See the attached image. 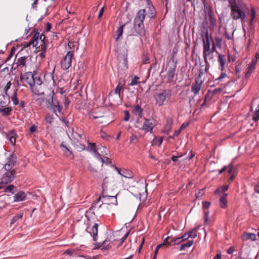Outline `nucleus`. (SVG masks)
Masks as SVG:
<instances>
[{"mask_svg":"<svg viewBox=\"0 0 259 259\" xmlns=\"http://www.w3.org/2000/svg\"><path fill=\"white\" fill-rule=\"evenodd\" d=\"M230 7V15L234 20L240 19L242 24L245 22L246 14L245 11L247 9L246 5L242 1H234L232 0L229 3Z\"/></svg>","mask_w":259,"mask_h":259,"instance_id":"obj_1","label":"nucleus"},{"mask_svg":"<svg viewBox=\"0 0 259 259\" xmlns=\"http://www.w3.org/2000/svg\"><path fill=\"white\" fill-rule=\"evenodd\" d=\"M146 11L145 9L140 10L137 13L134 21V28L129 33L131 36L140 35L143 36L145 34L143 21L145 18Z\"/></svg>","mask_w":259,"mask_h":259,"instance_id":"obj_2","label":"nucleus"},{"mask_svg":"<svg viewBox=\"0 0 259 259\" xmlns=\"http://www.w3.org/2000/svg\"><path fill=\"white\" fill-rule=\"evenodd\" d=\"M24 79L31 87V92L36 95H46L47 91L42 89V87L35 85V81H34L33 72H26L24 74Z\"/></svg>","mask_w":259,"mask_h":259,"instance_id":"obj_3","label":"nucleus"},{"mask_svg":"<svg viewBox=\"0 0 259 259\" xmlns=\"http://www.w3.org/2000/svg\"><path fill=\"white\" fill-rule=\"evenodd\" d=\"M47 42H48V40L46 39V36L44 34H40L39 32H36L31 40L28 42L27 47H30L31 46H32L34 48L38 46V48L44 50Z\"/></svg>","mask_w":259,"mask_h":259,"instance_id":"obj_4","label":"nucleus"},{"mask_svg":"<svg viewBox=\"0 0 259 259\" xmlns=\"http://www.w3.org/2000/svg\"><path fill=\"white\" fill-rule=\"evenodd\" d=\"M46 93L49 94L50 98L47 101V105L46 107L48 108H50L51 107L52 108L54 112L57 115L56 112L58 111L59 113H61L62 108L60 105H59L58 103L56 104L54 102L53 98L54 96V91L52 89H48V90L46 92Z\"/></svg>","mask_w":259,"mask_h":259,"instance_id":"obj_5","label":"nucleus"},{"mask_svg":"<svg viewBox=\"0 0 259 259\" xmlns=\"http://www.w3.org/2000/svg\"><path fill=\"white\" fill-rule=\"evenodd\" d=\"M16 172V169H13L12 170L7 171L3 174L0 182V190L3 189L5 185L10 184L14 180Z\"/></svg>","mask_w":259,"mask_h":259,"instance_id":"obj_6","label":"nucleus"},{"mask_svg":"<svg viewBox=\"0 0 259 259\" xmlns=\"http://www.w3.org/2000/svg\"><path fill=\"white\" fill-rule=\"evenodd\" d=\"M105 179L104 180L103 183V192L102 195L100 196L99 200L102 199V203L105 205H109L110 204H115L117 203V200L116 198L117 195H110L105 194L104 186H105Z\"/></svg>","mask_w":259,"mask_h":259,"instance_id":"obj_7","label":"nucleus"},{"mask_svg":"<svg viewBox=\"0 0 259 259\" xmlns=\"http://www.w3.org/2000/svg\"><path fill=\"white\" fill-rule=\"evenodd\" d=\"M73 51H69L64 56L60 62L61 68L63 70L68 69L71 66L72 59L74 58Z\"/></svg>","mask_w":259,"mask_h":259,"instance_id":"obj_8","label":"nucleus"},{"mask_svg":"<svg viewBox=\"0 0 259 259\" xmlns=\"http://www.w3.org/2000/svg\"><path fill=\"white\" fill-rule=\"evenodd\" d=\"M171 63L167 73V80L168 82H171L174 79L177 68V60L173 56L169 61Z\"/></svg>","mask_w":259,"mask_h":259,"instance_id":"obj_9","label":"nucleus"},{"mask_svg":"<svg viewBox=\"0 0 259 259\" xmlns=\"http://www.w3.org/2000/svg\"><path fill=\"white\" fill-rule=\"evenodd\" d=\"M171 95V91L169 90H165L162 93L157 94L155 98L156 103L159 106L163 105L164 102L170 98Z\"/></svg>","mask_w":259,"mask_h":259,"instance_id":"obj_10","label":"nucleus"},{"mask_svg":"<svg viewBox=\"0 0 259 259\" xmlns=\"http://www.w3.org/2000/svg\"><path fill=\"white\" fill-rule=\"evenodd\" d=\"M99 202V200L96 201L94 205H93L90 209V211L93 210V213H94L96 211L97 214L99 215H103L105 212L107 211L108 208L107 206L102 203V204L98 206V204Z\"/></svg>","mask_w":259,"mask_h":259,"instance_id":"obj_11","label":"nucleus"},{"mask_svg":"<svg viewBox=\"0 0 259 259\" xmlns=\"http://www.w3.org/2000/svg\"><path fill=\"white\" fill-rule=\"evenodd\" d=\"M17 156L14 154H11L6 159L4 168L6 171L12 170L13 166L16 164Z\"/></svg>","mask_w":259,"mask_h":259,"instance_id":"obj_12","label":"nucleus"},{"mask_svg":"<svg viewBox=\"0 0 259 259\" xmlns=\"http://www.w3.org/2000/svg\"><path fill=\"white\" fill-rule=\"evenodd\" d=\"M256 65V59H253L251 62L248 64L247 67V70L245 74V78H248L251 75L252 72L254 71Z\"/></svg>","mask_w":259,"mask_h":259,"instance_id":"obj_13","label":"nucleus"},{"mask_svg":"<svg viewBox=\"0 0 259 259\" xmlns=\"http://www.w3.org/2000/svg\"><path fill=\"white\" fill-rule=\"evenodd\" d=\"M125 84V80L122 78L119 79L118 84L115 89L114 93L115 94L118 95V97H120V92L123 91L124 86Z\"/></svg>","mask_w":259,"mask_h":259,"instance_id":"obj_14","label":"nucleus"},{"mask_svg":"<svg viewBox=\"0 0 259 259\" xmlns=\"http://www.w3.org/2000/svg\"><path fill=\"white\" fill-rule=\"evenodd\" d=\"M203 82V80L195 79V82L192 84L191 87V91L193 92L195 95H197L199 93Z\"/></svg>","mask_w":259,"mask_h":259,"instance_id":"obj_15","label":"nucleus"},{"mask_svg":"<svg viewBox=\"0 0 259 259\" xmlns=\"http://www.w3.org/2000/svg\"><path fill=\"white\" fill-rule=\"evenodd\" d=\"M154 125L150 119H145L142 129L146 132L151 133L154 128Z\"/></svg>","mask_w":259,"mask_h":259,"instance_id":"obj_16","label":"nucleus"},{"mask_svg":"<svg viewBox=\"0 0 259 259\" xmlns=\"http://www.w3.org/2000/svg\"><path fill=\"white\" fill-rule=\"evenodd\" d=\"M241 239L242 241H246L248 240H251L252 241H255L256 240V235L254 233H248L246 232H243L241 236Z\"/></svg>","mask_w":259,"mask_h":259,"instance_id":"obj_17","label":"nucleus"},{"mask_svg":"<svg viewBox=\"0 0 259 259\" xmlns=\"http://www.w3.org/2000/svg\"><path fill=\"white\" fill-rule=\"evenodd\" d=\"M201 36L202 37L204 36V38H203V50L210 49L208 31H206L205 32H204L201 34Z\"/></svg>","mask_w":259,"mask_h":259,"instance_id":"obj_18","label":"nucleus"},{"mask_svg":"<svg viewBox=\"0 0 259 259\" xmlns=\"http://www.w3.org/2000/svg\"><path fill=\"white\" fill-rule=\"evenodd\" d=\"M147 4V8L149 11L148 16L150 18H154L156 15V11L151 0H145Z\"/></svg>","mask_w":259,"mask_h":259,"instance_id":"obj_19","label":"nucleus"},{"mask_svg":"<svg viewBox=\"0 0 259 259\" xmlns=\"http://www.w3.org/2000/svg\"><path fill=\"white\" fill-rule=\"evenodd\" d=\"M27 59L26 57H21L20 58H19L17 62L15 64H13L11 69L15 70L18 67H24L26 66V60Z\"/></svg>","mask_w":259,"mask_h":259,"instance_id":"obj_20","label":"nucleus"},{"mask_svg":"<svg viewBox=\"0 0 259 259\" xmlns=\"http://www.w3.org/2000/svg\"><path fill=\"white\" fill-rule=\"evenodd\" d=\"M172 123V119L170 117H166V123L163 129V133L167 134H168L169 132L171 129Z\"/></svg>","mask_w":259,"mask_h":259,"instance_id":"obj_21","label":"nucleus"},{"mask_svg":"<svg viewBox=\"0 0 259 259\" xmlns=\"http://www.w3.org/2000/svg\"><path fill=\"white\" fill-rule=\"evenodd\" d=\"M26 194L24 192L19 191L14 196V201L20 202L24 201L26 199Z\"/></svg>","mask_w":259,"mask_h":259,"instance_id":"obj_22","label":"nucleus"},{"mask_svg":"<svg viewBox=\"0 0 259 259\" xmlns=\"http://www.w3.org/2000/svg\"><path fill=\"white\" fill-rule=\"evenodd\" d=\"M33 75L34 79V81H35V85L42 87V89L45 90L44 88L46 87V84L43 83L39 75L35 71H33Z\"/></svg>","mask_w":259,"mask_h":259,"instance_id":"obj_23","label":"nucleus"},{"mask_svg":"<svg viewBox=\"0 0 259 259\" xmlns=\"http://www.w3.org/2000/svg\"><path fill=\"white\" fill-rule=\"evenodd\" d=\"M98 226L99 224L95 223L92 228V231L89 232L91 235L93 237V241L95 242L98 240Z\"/></svg>","mask_w":259,"mask_h":259,"instance_id":"obj_24","label":"nucleus"},{"mask_svg":"<svg viewBox=\"0 0 259 259\" xmlns=\"http://www.w3.org/2000/svg\"><path fill=\"white\" fill-rule=\"evenodd\" d=\"M213 51H210V49L203 50V56L204 58V62L206 64H207V59L211 60L213 58Z\"/></svg>","mask_w":259,"mask_h":259,"instance_id":"obj_25","label":"nucleus"},{"mask_svg":"<svg viewBox=\"0 0 259 259\" xmlns=\"http://www.w3.org/2000/svg\"><path fill=\"white\" fill-rule=\"evenodd\" d=\"M112 242L113 240L111 238V236L106 238V239L102 242L103 246L101 248V250L105 251L110 249L111 247L110 243Z\"/></svg>","mask_w":259,"mask_h":259,"instance_id":"obj_26","label":"nucleus"},{"mask_svg":"<svg viewBox=\"0 0 259 259\" xmlns=\"http://www.w3.org/2000/svg\"><path fill=\"white\" fill-rule=\"evenodd\" d=\"M60 147L62 148V150L64 153V154L66 155V156H68L71 159H73L74 157V155L71 151H70L69 148L66 147L64 144V142H62L60 145Z\"/></svg>","mask_w":259,"mask_h":259,"instance_id":"obj_27","label":"nucleus"},{"mask_svg":"<svg viewBox=\"0 0 259 259\" xmlns=\"http://www.w3.org/2000/svg\"><path fill=\"white\" fill-rule=\"evenodd\" d=\"M227 194L224 193L220 199V205L222 208H225L227 206Z\"/></svg>","mask_w":259,"mask_h":259,"instance_id":"obj_28","label":"nucleus"},{"mask_svg":"<svg viewBox=\"0 0 259 259\" xmlns=\"http://www.w3.org/2000/svg\"><path fill=\"white\" fill-rule=\"evenodd\" d=\"M120 174L121 176L127 179H132L134 176V173L131 170L127 169H122V172Z\"/></svg>","mask_w":259,"mask_h":259,"instance_id":"obj_29","label":"nucleus"},{"mask_svg":"<svg viewBox=\"0 0 259 259\" xmlns=\"http://www.w3.org/2000/svg\"><path fill=\"white\" fill-rule=\"evenodd\" d=\"M233 169V164L232 163H231L228 166H224L221 170H219V174H221L222 173H223V172L225 171V170H227L229 174H231L232 172Z\"/></svg>","mask_w":259,"mask_h":259,"instance_id":"obj_30","label":"nucleus"},{"mask_svg":"<svg viewBox=\"0 0 259 259\" xmlns=\"http://www.w3.org/2000/svg\"><path fill=\"white\" fill-rule=\"evenodd\" d=\"M127 25V24L125 23L120 26L116 32V35L117 37L115 38V40L117 41L120 36H122L123 33V28Z\"/></svg>","mask_w":259,"mask_h":259,"instance_id":"obj_31","label":"nucleus"},{"mask_svg":"<svg viewBox=\"0 0 259 259\" xmlns=\"http://www.w3.org/2000/svg\"><path fill=\"white\" fill-rule=\"evenodd\" d=\"M218 62L219 66H225L226 64V56L223 54H219L218 56Z\"/></svg>","mask_w":259,"mask_h":259,"instance_id":"obj_32","label":"nucleus"},{"mask_svg":"<svg viewBox=\"0 0 259 259\" xmlns=\"http://www.w3.org/2000/svg\"><path fill=\"white\" fill-rule=\"evenodd\" d=\"M12 109L10 107L0 108V113L4 116H8L11 114Z\"/></svg>","mask_w":259,"mask_h":259,"instance_id":"obj_33","label":"nucleus"},{"mask_svg":"<svg viewBox=\"0 0 259 259\" xmlns=\"http://www.w3.org/2000/svg\"><path fill=\"white\" fill-rule=\"evenodd\" d=\"M133 112L136 116H142L143 114V110L139 105H137L134 108Z\"/></svg>","mask_w":259,"mask_h":259,"instance_id":"obj_34","label":"nucleus"},{"mask_svg":"<svg viewBox=\"0 0 259 259\" xmlns=\"http://www.w3.org/2000/svg\"><path fill=\"white\" fill-rule=\"evenodd\" d=\"M193 244V240H189L186 243L182 244L180 247V250H184L187 248L191 247Z\"/></svg>","mask_w":259,"mask_h":259,"instance_id":"obj_35","label":"nucleus"},{"mask_svg":"<svg viewBox=\"0 0 259 259\" xmlns=\"http://www.w3.org/2000/svg\"><path fill=\"white\" fill-rule=\"evenodd\" d=\"M15 188V186L14 185H9L8 186L5 185V187L3 189H4V192L6 193H14V190Z\"/></svg>","mask_w":259,"mask_h":259,"instance_id":"obj_36","label":"nucleus"},{"mask_svg":"<svg viewBox=\"0 0 259 259\" xmlns=\"http://www.w3.org/2000/svg\"><path fill=\"white\" fill-rule=\"evenodd\" d=\"M228 189V185H224L221 187H219L217 189H216L214 191V194L215 195L219 194L221 193H223Z\"/></svg>","mask_w":259,"mask_h":259,"instance_id":"obj_37","label":"nucleus"},{"mask_svg":"<svg viewBox=\"0 0 259 259\" xmlns=\"http://www.w3.org/2000/svg\"><path fill=\"white\" fill-rule=\"evenodd\" d=\"M23 216V213H20L16 214L11 220L10 224L12 226L13 224L17 222L19 220L21 219Z\"/></svg>","mask_w":259,"mask_h":259,"instance_id":"obj_38","label":"nucleus"},{"mask_svg":"<svg viewBox=\"0 0 259 259\" xmlns=\"http://www.w3.org/2000/svg\"><path fill=\"white\" fill-rule=\"evenodd\" d=\"M250 19L249 21L250 25H252L253 21L256 17V12L254 8L251 7L250 9Z\"/></svg>","mask_w":259,"mask_h":259,"instance_id":"obj_39","label":"nucleus"},{"mask_svg":"<svg viewBox=\"0 0 259 259\" xmlns=\"http://www.w3.org/2000/svg\"><path fill=\"white\" fill-rule=\"evenodd\" d=\"M208 16L209 19L210 24L213 26L215 24V19L213 17V14L210 9H209L208 12Z\"/></svg>","mask_w":259,"mask_h":259,"instance_id":"obj_40","label":"nucleus"},{"mask_svg":"<svg viewBox=\"0 0 259 259\" xmlns=\"http://www.w3.org/2000/svg\"><path fill=\"white\" fill-rule=\"evenodd\" d=\"M228 78V76L226 72H221L220 76L215 79V81L218 82L223 81L225 78Z\"/></svg>","mask_w":259,"mask_h":259,"instance_id":"obj_41","label":"nucleus"},{"mask_svg":"<svg viewBox=\"0 0 259 259\" xmlns=\"http://www.w3.org/2000/svg\"><path fill=\"white\" fill-rule=\"evenodd\" d=\"M7 139L10 141V142L14 144L16 141V138L13 133H9L7 135Z\"/></svg>","mask_w":259,"mask_h":259,"instance_id":"obj_42","label":"nucleus"},{"mask_svg":"<svg viewBox=\"0 0 259 259\" xmlns=\"http://www.w3.org/2000/svg\"><path fill=\"white\" fill-rule=\"evenodd\" d=\"M195 234L194 235H189L188 233H186L184 235L181 236L180 238L182 239V241L187 240L189 238H192L193 239L195 238Z\"/></svg>","mask_w":259,"mask_h":259,"instance_id":"obj_43","label":"nucleus"},{"mask_svg":"<svg viewBox=\"0 0 259 259\" xmlns=\"http://www.w3.org/2000/svg\"><path fill=\"white\" fill-rule=\"evenodd\" d=\"M139 79V77L137 76H135L132 79L131 82L129 85L131 86H134L138 84V80Z\"/></svg>","mask_w":259,"mask_h":259,"instance_id":"obj_44","label":"nucleus"},{"mask_svg":"<svg viewBox=\"0 0 259 259\" xmlns=\"http://www.w3.org/2000/svg\"><path fill=\"white\" fill-rule=\"evenodd\" d=\"M45 120L47 123L51 124L54 120V116L53 115L48 114L45 118Z\"/></svg>","mask_w":259,"mask_h":259,"instance_id":"obj_45","label":"nucleus"},{"mask_svg":"<svg viewBox=\"0 0 259 259\" xmlns=\"http://www.w3.org/2000/svg\"><path fill=\"white\" fill-rule=\"evenodd\" d=\"M11 99H12V101H13V104L15 105H17L19 104V101H18V99L17 97V93L16 92H14L13 95H12V97H11Z\"/></svg>","mask_w":259,"mask_h":259,"instance_id":"obj_46","label":"nucleus"},{"mask_svg":"<svg viewBox=\"0 0 259 259\" xmlns=\"http://www.w3.org/2000/svg\"><path fill=\"white\" fill-rule=\"evenodd\" d=\"M89 144V147L88 148L90 149V151H93L94 153L96 152V146L95 143H88Z\"/></svg>","mask_w":259,"mask_h":259,"instance_id":"obj_47","label":"nucleus"},{"mask_svg":"<svg viewBox=\"0 0 259 259\" xmlns=\"http://www.w3.org/2000/svg\"><path fill=\"white\" fill-rule=\"evenodd\" d=\"M36 47L37 49H38V51H41V52L39 54V56L41 58H45V53H46V46H45L44 50L41 49L40 48H38V46Z\"/></svg>","mask_w":259,"mask_h":259,"instance_id":"obj_48","label":"nucleus"},{"mask_svg":"<svg viewBox=\"0 0 259 259\" xmlns=\"http://www.w3.org/2000/svg\"><path fill=\"white\" fill-rule=\"evenodd\" d=\"M142 60L143 64H148L149 63V58L145 54H144L142 57Z\"/></svg>","mask_w":259,"mask_h":259,"instance_id":"obj_49","label":"nucleus"},{"mask_svg":"<svg viewBox=\"0 0 259 259\" xmlns=\"http://www.w3.org/2000/svg\"><path fill=\"white\" fill-rule=\"evenodd\" d=\"M258 109L256 110L255 113L253 116L252 119L253 120L256 122L259 119V105L258 106Z\"/></svg>","mask_w":259,"mask_h":259,"instance_id":"obj_50","label":"nucleus"},{"mask_svg":"<svg viewBox=\"0 0 259 259\" xmlns=\"http://www.w3.org/2000/svg\"><path fill=\"white\" fill-rule=\"evenodd\" d=\"M1 73H2L3 76H5L7 74H10L9 68L8 67H6L3 68L1 70Z\"/></svg>","mask_w":259,"mask_h":259,"instance_id":"obj_51","label":"nucleus"},{"mask_svg":"<svg viewBox=\"0 0 259 259\" xmlns=\"http://www.w3.org/2000/svg\"><path fill=\"white\" fill-rule=\"evenodd\" d=\"M210 205V202L208 201H204L202 203V208L203 209H208Z\"/></svg>","mask_w":259,"mask_h":259,"instance_id":"obj_52","label":"nucleus"},{"mask_svg":"<svg viewBox=\"0 0 259 259\" xmlns=\"http://www.w3.org/2000/svg\"><path fill=\"white\" fill-rule=\"evenodd\" d=\"M215 40L216 45H217V47L221 48V43L222 41V38L217 37L215 38Z\"/></svg>","mask_w":259,"mask_h":259,"instance_id":"obj_53","label":"nucleus"},{"mask_svg":"<svg viewBox=\"0 0 259 259\" xmlns=\"http://www.w3.org/2000/svg\"><path fill=\"white\" fill-rule=\"evenodd\" d=\"M205 223H206L208 220L209 211L207 209H203Z\"/></svg>","mask_w":259,"mask_h":259,"instance_id":"obj_54","label":"nucleus"},{"mask_svg":"<svg viewBox=\"0 0 259 259\" xmlns=\"http://www.w3.org/2000/svg\"><path fill=\"white\" fill-rule=\"evenodd\" d=\"M124 117L123 120L125 121H127L130 119V113L127 110L124 111Z\"/></svg>","mask_w":259,"mask_h":259,"instance_id":"obj_55","label":"nucleus"},{"mask_svg":"<svg viewBox=\"0 0 259 259\" xmlns=\"http://www.w3.org/2000/svg\"><path fill=\"white\" fill-rule=\"evenodd\" d=\"M103 246L102 242L96 243L94 244V249L101 248Z\"/></svg>","mask_w":259,"mask_h":259,"instance_id":"obj_56","label":"nucleus"},{"mask_svg":"<svg viewBox=\"0 0 259 259\" xmlns=\"http://www.w3.org/2000/svg\"><path fill=\"white\" fill-rule=\"evenodd\" d=\"M170 237H166L163 241V242L161 243V244H163V246H168V243L169 242V240L170 239Z\"/></svg>","mask_w":259,"mask_h":259,"instance_id":"obj_57","label":"nucleus"},{"mask_svg":"<svg viewBox=\"0 0 259 259\" xmlns=\"http://www.w3.org/2000/svg\"><path fill=\"white\" fill-rule=\"evenodd\" d=\"M197 228H195L192 229L191 231L188 232V233L189 235H194L195 234V238L197 236Z\"/></svg>","mask_w":259,"mask_h":259,"instance_id":"obj_58","label":"nucleus"},{"mask_svg":"<svg viewBox=\"0 0 259 259\" xmlns=\"http://www.w3.org/2000/svg\"><path fill=\"white\" fill-rule=\"evenodd\" d=\"M175 237H171L170 238L169 242L168 243V246H172L175 244Z\"/></svg>","mask_w":259,"mask_h":259,"instance_id":"obj_59","label":"nucleus"},{"mask_svg":"<svg viewBox=\"0 0 259 259\" xmlns=\"http://www.w3.org/2000/svg\"><path fill=\"white\" fill-rule=\"evenodd\" d=\"M48 99H47L46 98H38L37 100V102L38 103V104L39 105V106H41V103L42 102H44L45 100L47 102V101L48 100Z\"/></svg>","mask_w":259,"mask_h":259,"instance_id":"obj_60","label":"nucleus"},{"mask_svg":"<svg viewBox=\"0 0 259 259\" xmlns=\"http://www.w3.org/2000/svg\"><path fill=\"white\" fill-rule=\"evenodd\" d=\"M203 74V71L202 69H200L199 70V73H198V75H197V76L195 78V79H198L199 80H202L201 79V77L202 75V74Z\"/></svg>","mask_w":259,"mask_h":259,"instance_id":"obj_61","label":"nucleus"},{"mask_svg":"<svg viewBox=\"0 0 259 259\" xmlns=\"http://www.w3.org/2000/svg\"><path fill=\"white\" fill-rule=\"evenodd\" d=\"M128 234H129V232H127L121 238V241L120 242L119 246L121 245L122 244V243L125 241V240L127 237Z\"/></svg>","mask_w":259,"mask_h":259,"instance_id":"obj_62","label":"nucleus"},{"mask_svg":"<svg viewBox=\"0 0 259 259\" xmlns=\"http://www.w3.org/2000/svg\"><path fill=\"white\" fill-rule=\"evenodd\" d=\"M162 141H163V138L162 137H159V138L156 139L155 142V144H157L159 146L162 144Z\"/></svg>","mask_w":259,"mask_h":259,"instance_id":"obj_63","label":"nucleus"},{"mask_svg":"<svg viewBox=\"0 0 259 259\" xmlns=\"http://www.w3.org/2000/svg\"><path fill=\"white\" fill-rule=\"evenodd\" d=\"M149 157H150V158H151V159H153V160H154L153 163H154V164H158V163H159V161H158V159H156V158H155V157L153 155L150 154V155H149Z\"/></svg>","mask_w":259,"mask_h":259,"instance_id":"obj_64","label":"nucleus"}]
</instances>
